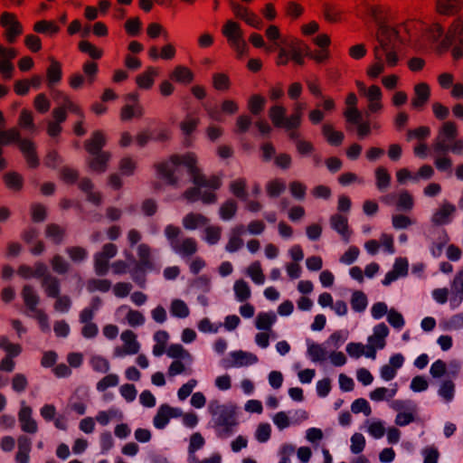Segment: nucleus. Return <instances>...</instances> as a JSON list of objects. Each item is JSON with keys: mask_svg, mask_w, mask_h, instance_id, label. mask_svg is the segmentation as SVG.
I'll use <instances>...</instances> for the list:
<instances>
[{"mask_svg": "<svg viewBox=\"0 0 463 463\" xmlns=\"http://www.w3.org/2000/svg\"><path fill=\"white\" fill-rule=\"evenodd\" d=\"M196 163V157L192 153H187L183 156L173 155L168 160L156 164L155 168L159 177L163 179L166 184L171 186H176L178 184L179 178L176 174L179 172V167L184 165L191 175L192 182L194 185L209 187L213 190L219 189L222 185L221 178L213 175L207 179L205 175L201 173Z\"/></svg>", "mask_w": 463, "mask_h": 463, "instance_id": "f257e3e1", "label": "nucleus"}, {"mask_svg": "<svg viewBox=\"0 0 463 463\" xmlns=\"http://www.w3.org/2000/svg\"><path fill=\"white\" fill-rule=\"evenodd\" d=\"M378 44L373 48L376 62L370 66L367 74L371 78H377L384 71L383 58L388 67H394L400 59L397 52L398 33L394 29L382 25L377 34Z\"/></svg>", "mask_w": 463, "mask_h": 463, "instance_id": "f03ea898", "label": "nucleus"}, {"mask_svg": "<svg viewBox=\"0 0 463 463\" xmlns=\"http://www.w3.org/2000/svg\"><path fill=\"white\" fill-rule=\"evenodd\" d=\"M213 416V427L219 439H225L231 437L239 424L236 418V410L233 405L220 404L218 401H212L208 406Z\"/></svg>", "mask_w": 463, "mask_h": 463, "instance_id": "7ed1b4c3", "label": "nucleus"}, {"mask_svg": "<svg viewBox=\"0 0 463 463\" xmlns=\"http://www.w3.org/2000/svg\"><path fill=\"white\" fill-rule=\"evenodd\" d=\"M457 125L452 121H446L432 145L435 153L446 154L451 152L454 155L463 156V139H457Z\"/></svg>", "mask_w": 463, "mask_h": 463, "instance_id": "20e7f679", "label": "nucleus"}, {"mask_svg": "<svg viewBox=\"0 0 463 463\" xmlns=\"http://www.w3.org/2000/svg\"><path fill=\"white\" fill-rule=\"evenodd\" d=\"M164 234L172 250L182 258L192 257L198 250L196 241L192 237H185L182 240V230L178 226L168 224L164 230Z\"/></svg>", "mask_w": 463, "mask_h": 463, "instance_id": "39448f33", "label": "nucleus"}, {"mask_svg": "<svg viewBox=\"0 0 463 463\" xmlns=\"http://www.w3.org/2000/svg\"><path fill=\"white\" fill-rule=\"evenodd\" d=\"M222 34L227 38L232 47L239 56H242L248 51L247 43L238 23L229 20L222 27Z\"/></svg>", "mask_w": 463, "mask_h": 463, "instance_id": "423d86ee", "label": "nucleus"}, {"mask_svg": "<svg viewBox=\"0 0 463 463\" xmlns=\"http://www.w3.org/2000/svg\"><path fill=\"white\" fill-rule=\"evenodd\" d=\"M0 24L5 29V37L9 43H14L23 33V25L12 13L4 12L0 16Z\"/></svg>", "mask_w": 463, "mask_h": 463, "instance_id": "0eeeda50", "label": "nucleus"}, {"mask_svg": "<svg viewBox=\"0 0 463 463\" xmlns=\"http://www.w3.org/2000/svg\"><path fill=\"white\" fill-rule=\"evenodd\" d=\"M426 237L430 241V254L434 258L440 257L445 245L449 241L447 231L445 229L432 228L430 230V234Z\"/></svg>", "mask_w": 463, "mask_h": 463, "instance_id": "6e6552de", "label": "nucleus"}, {"mask_svg": "<svg viewBox=\"0 0 463 463\" xmlns=\"http://www.w3.org/2000/svg\"><path fill=\"white\" fill-rule=\"evenodd\" d=\"M19 149L24 156L27 165L31 168H36L40 165V160L36 153L35 144L27 138H21L18 141Z\"/></svg>", "mask_w": 463, "mask_h": 463, "instance_id": "1a4fd4ad", "label": "nucleus"}, {"mask_svg": "<svg viewBox=\"0 0 463 463\" xmlns=\"http://www.w3.org/2000/svg\"><path fill=\"white\" fill-rule=\"evenodd\" d=\"M33 410L22 402V407L18 412V420L24 432L34 434L38 430L37 422L32 417Z\"/></svg>", "mask_w": 463, "mask_h": 463, "instance_id": "9d476101", "label": "nucleus"}, {"mask_svg": "<svg viewBox=\"0 0 463 463\" xmlns=\"http://www.w3.org/2000/svg\"><path fill=\"white\" fill-rule=\"evenodd\" d=\"M286 114L287 109L282 105H274L269 109V118L275 128H283L286 131L292 130L293 128L288 127L289 117Z\"/></svg>", "mask_w": 463, "mask_h": 463, "instance_id": "9b49d317", "label": "nucleus"}, {"mask_svg": "<svg viewBox=\"0 0 463 463\" xmlns=\"http://www.w3.org/2000/svg\"><path fill=\"white\" fill-rule=\"evenodd\" d=\"M455 42L458 41L459 45L452 48L451 53L455 60H459L463 57V22L457 19L450 25L449 31Z\"/></svg>", "mask_w": 463, "mask_h": 463, "instance_id": "f8f14e48", "label": "nucleus"}, {"mask_svg": "<svg viewBox=\"0 0 463 463\" xmlns=\"http://www.w3.org/2000/svg\"><path fill=\"white\" fill-rule=\"evenodd\" d=\"M456 212V206L449 202H444L440 207L432 214L431 222L435 225L449 224L451 216Z\"/></svg>", "mask_w": 463, "mask_h": 463, "instance_id": "ddd939ff", "label": "nucleus"}, {"mask_svg": "<svg viewBox=\"0 0 463 463\" xmlns=\"http://www.w3.org/2000/svg\"><path fill=\"white\" fill-rule=\"evenodd\" d=\"M330 225L334 231L341 235L345 243L349 242L352 232L349 230L348 219L345 216L338 213L333 214L330 217Z\"/></svg>", "mask_w": 463, "mask_h": 463, "instance_id": "4468645a", "label": "nucleus"}, {"mask_svg": "<svg viewBox=\"0 0 463 463\" xmlns=\"http://www.w3.org/2000/svg\"><path fill=\"white\" fill-rule=\"evenodd\" d=\"M53 99L60 106L58 108H63L64 111H70L76 114L80 118H84V112L80 106L71 100L70 97L61 90H55L53 92Z\"/></svg>", "mask_w": 463, "mask_h": 463, "instance_id": "2eb2a0df", "label": "nucleus"}, {"mask_svg": "<svg viewBox=\"0 0 463 463\" xmlns=\"http://www.w3.org/2000/svg\"><path fill=\"white\" fill-rule=\"evenodd\" d=\"M106 137L101 130H95L90 138L85 140L84 147L90 154L104 152L102 148L106 146Z\"/></svg>", "mask_w": 463, "mask_h": 463, "instance_id": "dca6fc26", "label": "nucleus"}, {"mask_svg": "<svg viewBox=\"0 0 463 463\" xmlns=\"http://www.w3.org/2000/svg\"><path fill=\"white\" fill-rule=\"evenodd\" d=\"M92 156L88 160L89 167L97 173H104L108 168V162L110 160L111 154L104 151L97 154H90Z\"/></svg>", "mask_w": 463, "mask_h": 463, "instance_id": "f3484780", "label": "nucleus"}, {"mask_svg": "<svg viewBox=\"0 0 463 463\" xmlns=\"http://www.w3.org/2000/svg\"><path fill=\"white\" fill-rule=\"evenodd\" d=\"M22 298L27 309L33 313L40 310L37 306L40 303V297L31 285H24L22 289Z\"/></svg>", "mask_w": 463, "mask_h": 463, "instance_id": "a211bd4d", "label": "nucleus"}, {"mask_svg": "<svg viewBox=\"0 0 463 463\" xmlns=\"http://www.w3.org/2000/svg\"><path fill=\"white\" fill-rule=\"evenodd\" d=\"M415 97L411 100V105L415 109L422 108L429 100L430 90L427 83L421 82L414 87Z\"/></svg>", "mask_w": 463, "mask_h": 463, "instance_id": "6ab92c4d", "label": "nucleus"}, {"mask_svg": "<svg viewBox=\"0 0 463 463\" xmlns=\"http://www.w3.org/2000/svg\"><path fill=\"white\" fill-rule=\"evenodd\" d=\"M231 356L233 359V364L225 365L230 366H247L254 364L258 362V357L254 354L247 353L241 350L234 351L231 353Z\"/></svg>", "mask_w": 463, "mask_h": 463, "instance_id": "aec40b11", "label": "nucleus"}, {"mask_svg": "<svg viewBox=\"0 0 463 463\" xmlns=\"http://www.w3.org/2000/svg\"><path fill=\"white\" fill-rule=\"evenodd\" d=\"M41 285L48 298H53L61 294V281L53 275L46 276L42 279Z\"/></svg>", "mask_w": 463, "mask_h": 463, "instance_id": "412c9836", "label": "nucleus"}, {"mask_svg": "<svg viewBox=\"0 0 463 463\" xmlns=\"http://www.w3.org/2000/svg\"><path fill=\"white\" fill-rule=\"evenodd\" d=\"M134 267L129 269V273L132 280L141 288H145L146 285V272L153 270L144 265L137 263L136 260H133Z\"/></svg>", "mask_w": 463, "mask_h": 463, "instance_id": "4be33fe9", "label": "nucleus"}, {"mask_svg": "<svg viewBox=\"0 0 463 463\" xmlns=\"http://www.w3.org/2000/svg\"><path fill=\"white\" fill-rule=\"evenodd\" d=\"M451 288L456 296L451 298L450 306L455 308L463 299V266L462 269L456 274L451 283Z\"/></svg>", "mask_w": 463, "mask_h": 463, "instance_id": "5701e85b", "label": "nucleus"}, {"mask_svg": "<svg viewBox=\"0 0 463 463\" xmlns=\"http://www.w3.org/2000/svg\"><path fill=\"white\" fill-rule=\"evenodd\" d=\"M121 340L124 342V353L128 354H136L139 352L140 345L137 341V335L131 330L122 332Z\"/></svg>", "mask_w": 463, "mask_h": 463, "instance_id": "b1692460", "label": "nucleus"}, {"mask_svg": "<svg viewBox=\"0 0 463 463\" xmlns=\"http://www.w3.org/2000/svg\"><path fill=\"white\" fill-rule=\"evenodd\" d=\"M157 74V70L150 66L144 72L137 76L136 82L140 89L149 90L154 85L155 77Z\"/></svg>", "mask_w": 463, "mask_h": 463, "instance_id": "393cba45", "label": "nucleus"}, {"mask_svg": "<svg viewBox=\"0 0 463 463\" xmlns=\"http://www.w3.org/2000/svg\"><path fill=\"white\" fill-rule=\"evenodd\" d=\"M171 406L168 404H162L157 409L156 414L153 419L154 426L158 430H163L168 424L171 419Z\"/></svg>", "mask_w": 463, "mask_h": 463, "instance_id": "a878e982", "label": "nucleus"}, {"mask_svg": "<svg viewBox=\"0 0 463 463\" xmlns=\"http://www.w3.org/2000/svg\"><path fill=\"white\" fill-rule=\"evenodd\" d=\"M51 64L47 68L46 77L48 86L52 87L61 81L62 77V71L61 63L53 58H50Z\"/></svg>", "mask_w": 463, "mask_h": 463, "instance_id": "bb28decb", "label": "nucleus"}, {"mask_svg": "<svg viewBox=\"0 0 463 463\" xmlns=\"http://www.w3.org/2000/svg\"><path fill=\"white\" fill-rule=\"evenodd\" d=\"M46 238L50 239L54 244L60 245L66 235V230L56 223H49L44 231Z\"/></svg>", "mask_w": 463, "mask_h": 463, "instance_id": "cd10ccee", "label": "nucleus"}, {"mask_svg": "<svg viewBox=\"0 0 463 463\" xmlns=\"http://www.w3.org/2000/svg\"><path fill=\"white\" fill-rule=\"evenodd\" d=\"M208 222L209 219L201 213H190L183 218V225L186 230H195Z\"/></svg>", "mask_w": 463, "mask_h": 463, "instance_id": "c85d7f7f", "label": "nucleus"}, {"mask_svg": "<svg viewBox=\"0 0 463 463\" xmlns=\"http://www.w3.org/2000/svg\"><path fill=\"white\" fill-rule=\"evenodd\" d=\"M267 99L260 94L251 95L247 102V109L252 116H260L266 106Z\"/></svg>", "mask_w": 463, "mask_h": 463, "instance_id": "c756f323", "label": "nucleus"}, {"mask_svg": "<svg viewBox=\"0 0 463 463\" xmlns=\"http://www.w3.org/2000/svg\"><path fill=\"white\" fill-rule=\"evenodd\" d=\"M276 320L277 317L273 312H260L256 317L255 326L259 330L270 331Z\"/></svg>", "mask_w": 463, "mask_h": 463, "instance_id": "7c9ffc66", "label": "nucleus"}, {"mask_svg": "<svg viewBox=\"0 0 463 463\" xmlns=\"http://www.w3.org/2000/svg\"><path fill=\"white\" fill-rule=\"evenodd\" d=\"M322 134L331 146H340L345 138L344 133L341 131H335L330 124L323 125Z\"/></svg>", "mask_w": 463, "mask_h": 463, "instance_id": "2f4dec72", "label": "nucleus"}, {"mask_svg": "<svg viewBox=\"0 0 463 463\" xmlns=\"http://www.w3.org/2000/svg\"><path fill=\"white\" fill-rule=\"evenodd\" d=\"M375 185L380 192H385L391 184V175L383 166H379L374 171Z\"/></svg>", "mask_w": 463, "mask_h": 463, "instance_id": "473e14b6", "label": "nucleus"}, {"mask_svg": "<svg viewBox=\"0 0 463 463\" xmlns=\"http://www.w3.org/2000/svg\"><path fill=\"white\" fill-rule=\"evenodd\" d=\"M463 0H438V10L440 14L451 15L461 9Z\"/></svg>", "mask_w": 463, "mask_h": 463, "instance_id": "72a5a7b5", "label": "nucleus"}, {"mask_svg": "<svg viewBox=\"0 0 463 463\" xmlns=\"http://www.w3.org/2000/svg\"><path fill=\"white\" fill-rule=\"evenodd\" d=\"M389 335V328L384 323H380L373 327V335L368 337V343L373 344L378 339V349L384 348L385 337Z\"/></svg>", "mask_w": 463, "mask_h": 463, "instance_id": "f704fd0d", "label": "nucleus"}, {"mask_svg": "<svg viewBox=\"0 0 463 463\" xmlns=\"http://www.w3.org/2000/svg\"><path fill=\"white\" fill-rule=\"evenodd\" d=\"M33 31L52 36L60 32V27L53 21L41 20L34 24Z\"/></svg>", "mask_w": 463, "mask_h": 463, "instance_id": "c9c22d12", "label": "nucleus"}, {"mask_svg": "<svg viewBox=\"0 0 463 463\" xmlns=\"http://www.w3.org/2000/svg\"><path fill=\"white\" fill-rule=\"evenodd\" d=\"M350 303L354 311L364 312L368 304L367 297L363 291L356 290L352 294Z\"/></svg>", "mask_w": 463, "mask_h": 463, "instance_id": "e433bc0d", "label": "nucleus"}, {"mask_svg": "<svg viewBox=\"0 0 463 463\" xmlns=\"http://www.w3.org/2000/svg\"><path fill=\"white\" fill-rule=\"evenodd\" d=\"M171 79L184 84L193 81L194 74L192 71L184 66H177L171 74Z\"/></svg>", "mask_w": 463, "mask_h": 463, "instance_id": "4c0bfd02", "label": "nucleus"}, {"mask_svg": "<svg viewBox=\"0 0 463 463\" xmlns=\"http://www.w3.org/2000/svg\"><path fill=\"white\" fill-rule=\"evenodd\" d=\"M238 205L233 199H228L220 207L219 213L221 219L229 221L233 218L237 213Z\"/></svg>", "mask_w": 463, "mask_h": 463, "instance_id": "58836bf2", "label": "nucleus"}, {"mask_svg": "<svg viewBox=\"0 0 463 463\" xmlns=\"http://www.w3.org/2000/svg\"><path fill=\"white\" fill-rule=\"evenodd\" d=\"M50 263L52 270L59 275L68 273L71 269V264L60 254H55Z\"/></svg>", "mask_w": 463, "mask_h": 463, "instance_id": "ea45409f", "label": "nucleus"}, {"mask_svg": "<svg viewBox=\"0 0 463 463\" xmlns=\"http://www.w3.org/2000/svg\"><path fill=\"white\" fill-rule=\"evenodd\" d=\"M20 132L15 128L5 130H0V146H5L11 143H18L20 141Z\"/></svg>", "mask_w": 463, "mask_h": 463, "instance_id": "a19ab883", "label": "nucleus"}, {"mask_svg": "<svg viewBox=\"0 0 463 463\" xmlns=\"http://www.w3.org/2000/svg\"><path fill=\"white\" fill-rule=\"evenodd\" d=\"M306 109V103L298 102L294 106V112L289 116V121L288 122V128L298 129L301 126L303 110Z\"/></svg>", "mask_w": 463, "mask_h": 463, "instance_id": "79ce46f5", "label": "nucleus"}, {"mask_svg": "<svg viewBox=\"0 0 463 463\" xmlns=\"http://www.w3.org/2000/svg\"><path fill=\"white\" fill-rule=\"evenodd\" d=\"M230 191L237 198L247 201L248 194L246 192V180L244 178H238L230 184Z\"/></svg>", "mask_w": 463, "mask_h": 463, "instance_id": "37998d69", "label": "nucleus"}, {"mask_svg": "<svg viewBox=\"0 0 463 463\" xmlns=\"http://www.w3.org/2000/svg\"><path fill=\"white\" fill-rule=\"evenodd\" d=\"M4 181L7 188L14 191H20L23 187L24 179L16 172H9L4 175Z\"/></svg>", "mask_w": 463, "mask_h": 463, "instance_id": "c03bdc74", "label": "nucleus"}, {"mask_svg": "<svg viewBox=\"0 0 463 463\" xmlns=\"http://www.w3.org/2000/svg\"><path fill=\"white\" fill-rule=\"evenodd\" d=\"M438 394L447 402H449L453 400L455 395V383L452 380H445L441 383Z\"/></svg>", "mask_w": 463, "mask_h": 463, "instance_id": "a18cd8bd", "label": "nucleus"}, {"mask_svg": "<svg viewBox=\"0 0 463 463\" xmlns=\"http://www.w3.org/2000/svg\"><path fill=\"white\" fill-rule=\"evenodd\" d=\"M234 293L238 301L243 302L250 298V288L248 283L243 279H239L234 283Z\"/></svg>", "mask_w": 463, "mask_h": 463, "instance_id": "49530a36", "label": "nucleus"}, {"mask_svg": "<svg viewBox=\"0 0 463 463\" xmlns=\"http://www.w3.org/2000/svg\"><path fill=\"white\" fill-rule=\"evenodd\" d=\"M252 125V118L250 115L241 114L236 118L235 128L233 132L237 135L247 133Z\"/></svg>", "mask_w": 463, "mask_h": 463, "instance_id": "de8ad7c7", "label": "nucleus"}, {"mask_svg": "<svg viewBox=\"0 0 463 463\" xmlns=\"http://www.w3.org/2000/svg\"><path fill=\"white\" fill-rule=\"evenodd\" d=\"M65 252L74 263L82 262L88 258L87 250L80 246L67 247Z\"/></svg>", "mask_w": 463, "mask_h": 463, "instance_id": "09e8293b", "label": "nucleus"}, {"mask_svg": "<svg viewBox=\"0 0 463 463\" xmlns=\"http://www.w3.org/2000/svg\"><path fill=\"white\" fill-rule=\"evenodd\" d=\"M170 312L172 316L180 318L187 317L190 313L187 305L181 299H175L172 301Z\"/></svg>", "mask_w": 463, "mask_h": 463, "instance_id": "8fccbe9b", "label": "nucleus"}, {"mask_svg": "<svg viewBox=\"0 0 463 463\" xmlns=\"http://www.w3.org/2000/svg\"><path fill=\"white\" fill-rule=\"evenodd\" d=\"M137 255L139 260L137 261L140 265H144L148 269H154V263L150 258V247L147 244H139L137 247Z\"/></svg>", "mask_w": 463, "mask_h": 463, "instance_id": "3c124183", "label": "nucleus"}, {"mask_svg": "<svg viewBox=\"0 0 463 463\" xmlns=\"http://www.w3.org/2000/svg\"><path fill=\"white\" fill-rule=\"evenodd\" d=\"M286 190V184L279 179L269 181L266 184L267 194L271 198L279 196Z\"/></svg>", "mask_w": 463, "mask_h": 463, "instance_id": "603ef678", "label": "nucleus"}, {"mask_svg": "<svg viewBox=\"0 0 463 463\" xmlns=\"http://www.w3.org/2000/svg\"><path fill=\"white\" fill-rule=\"evenodd\" d=\"M200 122L199 118L188 114L185 118L181 122L180 128L185 136H190L198 127Z\"/></svg>", "mask_w": 463, "mask_h": 463, "instance_id": "864d4df0", "label": "nucleus"}, {"mask_svg": "<svg viewBox=\"0 0 463 463\" xmlns=\"http://www.w3.org/2000/svg\"><path fill=\"white\" fill-rule=\"evenodd\" d=\"M110 288L111 282L109 279H91L87 283V289L89 292H94L96 290L108 292Z\"/></svg>", "mask_w": 463, "mask_h": 463, "instance_id": "5fc2aeb1", "label": "nucleus"}, {"mask_svg": "<svg viewBox=\"0 0 463 463\" xmlns=\"http://www.w3.org/2000/svg\"><path fill=\"white\" fill-rule=\"evenodd\" d=\"M248 275L250 277L254 283L258 285L264 283L265 276L262 272L261 266L259 261H255L250 264V266L248 268Z\"/></svg>", "mask_w": 463, "mask_h": 463, "instance_id": "6e6d98bb", "label": "nucleus"}, {"mask_svg": "<svg viewBox=\"0 0 463 463\" xmlns=\"http://www.w3.org/2000/svg\"><path fill=\"white\" fill-rule=\"evenodd\" d=\"M413 198L408 191H402L396 202L397 209L400 211H411L413 207Z\"/></svg>", "mask_w": 463, "mask_h": 463, "instance_id": "4d7b16f0", "label": "nucleus"}, {"mask_svg": "<svg viewBox=\"0 0 463 463\" xmlns=\"http://www.w3.org/2000/svg\"><path fill=\"white\" fill-rule=\"evenodd\" d=\"M307 354L315 363L323 362L326 355V350L320 345L315 343L308 345Z\"/></svg>", "mask_w": 463, "mask_h": 463, "instance_id": "13d9d810", "label": "nucleus"}, {"mask_svg": "<svg viewBox=\"0 0 463 463\" xmlns=\"http://www.w3.org/2000/svg\"><path fill=\"white\" fill-rule=\"evenodd\" d=\"M109 259L105 258L99 252L94 255V269L98 276H104L109 270Z\"/></svg>", "mask_w": 463, "mask_h": 463, "instance_id": "bf43d9fd", "label": "nucleus"}, {"mask_svg": "<svg viewBox=\"0 0 463 463\" xmlns=\"http://www.w3.org/2000/svg\"><path fill=\"white\" fill-rule=\"evenodd\" d=\"M60 177L64 183L73 184L79 179V172L74 168L65 165L60 170Z\"/></svg>", "mask_w": 463, "mask_h": 463, "instance_id": "052dcab7", "label": "nucleus"}, {"mask_svg": "<svg viewBox=\"0 0 463 463\" xmlns=\"http://www.w3.org/2000/svg\"><path fill=\"white\" fill-rule=\"evenodd\" d=\"M79 49L84 53H88L92 59L98 60L102 56V51L99 50L94 44L88 41H81L79 43Z\"/></svg>", "mask_w": 463, "mask_h": 463, "instance_id": "680f3d73", "label": "nucleus"}, {"mask_svg": "<svg viewBox=\"0 0 463 463\" xmlns=\"http://www.w3.org/2000/svg\"><path fill=\"white\" fill-rule=\"evenodd\" d=\"M351 411L355 414L363 412L365 416L372 413L369 402L364 398L354 400L351 405Z\"/></svg>", "mask_w": 463, "mask_h": 463, "instance_id": "e2e57ef3", "label": "nucleus"}, {"mask_svg": "<svg viewBox=\"0 0 463 463\" xmlns=\"http://www.w3.org/2000/svg\"><path fill=\"white\" fill-rule=\"evenodd\" d=\"M289 191L295 199L303 201L306 197L307 186L299 181H293L289 184Z\"/></svg>", "mask_w": 463, "mask_h": 463, "instance_id": "0e129e2a", "label": "nucleus"}, {"mask_svg": "<svg viewBox=\"0 0 463 463\" xmlns=\"http://www.w3.org/2000/svg\"><path fill=\"white\" fill-rule=\"evenodd\" d=\"M31 215L33 222H43L47 217V212L44 205L33 203L31 206Z\"/></svg>", "mask_w": 463, "mask_h": 463, "instance_id": "69168bd1", "label": "nucleus"}, {"mask_svg": "<svg viewBox=\"0 0 463 463\" xmlns=\"http://www.w3.org/2000/svg\"><path fill=\"white\" fill-rule=\"evenodd\" d=\"M90 364L95 372L105 373L109 370V362L99 355L91 357Z\"/></svg>", "mask_w": 463, "mask_h": 463, "instance_id": "338daca9", "label": "nucleus"}, {"mask_svg": "<svg viewBox=\"0 0 463 463\" xmlns=\"http://www.w3.org/2000/svg\"><path fill=\"white\" fill-rule=\"evenodd\" d=\"M118 384V376L114 373H110L103 377L98 383H97V390L99 392H104L109 387H114Z\"/></svg>", "mask_w": 463, "mask_h": 463, "instance_id": "774afa93", "label": "nucleus"}]
</instances>
